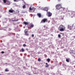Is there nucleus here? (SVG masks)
Instances as JSON below:
<instances>
[{"mask_svg":"<svg viewBox=\"0 0 75 75\" xmlns=\"http://www.w3.org/2000/svg\"><path fill=\"white\" fill-rule=\"evenodd\" d=\"M46 65H47L45 66L46 68H48V67H49V65L48 64V63H46Z\"/></svg>","mask_w":75,"mask_h":75,"instance_id":"obj_13","label":"nucleus"},{"mask_svg":"<svg viewBox=\"0 0 75 75\" xmlns=\"http://www.w3.org/2000/svg\"><path fill=\"white\" fill-rule=\"evenodd\" d=\"M5 71L6 72H8V71H9V70H8V69H5Z\"/></svg>","mask_w":75,"mask_h":75,"instance_id":"obj_19","label":"nucleus"},{"mask_svg":"<svg viewBox=\"0 0 75 75\" xmlns=\"http://www.w3.org/2000/svg\"><path fill=\"white\" fill-rule=\"evenodd\" d=\"M62 4H57L56 6V9L57 10H60L61 8H62Z\"/></svg>","mask_w":75,"mask_h":75,"instance_id":"obj_2","label":"nucleus"},{"mask_svg":"<svg viewBox=\"0 0 75 75\" xmlns=\"http://www.w3.org/2000/svg\"><path fill=\"white\" fill-rule=\"evenodd\" d=\"M4 3H6V0H3Z\"/></svg>","mask_w":75,"mask_h":75,"instance_id":"obj_21","label":"nucleus"},{"mask_svg":"<svg viewBox=\"0 0 75 75\" xmlns=\"http://www.w3.org/2000/svg\"><path fill=\"white\" fill-rule=\"evenodd\" d=\"M9 13H13V12H14V10H9Z\"/></svg>","mask_w":75,"mask_h":75,"instance_id":"obj_10","label":"nucleus"},{"mask_svg":"<svg viewBox=\"0 0 75 75\" xmlns=\"http://www.w3.org/2000/svg\"><path fill=\"white\" fill-rule=\"evenodd\" d=\"M37 15L40 18L41 17V15L40 13H37Z\"/></svg>","mask_w":75,"mask_h":75,"instance_id":"obj_12","label":"nucleus"},{"mask_svg":"<svg viewBox=\"0 0 75 75\" xmlns=\"http://www.w3.org/2000/svg\"><path fill=\"white\" fill-rule=\"evenodd\" d=\"M65 27L63 25H61L58 28V30L59 31H64L65 30Z\"/></svg>","mask_w":75,"mask_h":75,"instance_id":"obj_1","label":"nucleus"},{"mask_svg":"<svg viewBox=\"0 0 75 75\" xmlns=\"http://www.w3.org/2000/svg\"><path fill=\"white\" fill-rule=\"evenodd\" d=\"M1 54H4V51H2L1 52Z\"/></svg>","mask_w":75,"mask_h":75,"instance_id":"obj_25","label":"nucleus"},{"mask_svg":"<svg viewBox=\"0 0 75 75\" xmlns=\"http://www.w3.org/2000/svg\"><path fill=\"white\" fill-rule=\"evenodd\" d=\"M6 4H7L8 5H10V3H9V4L6 3Z\"/></svg>","mask_w":75,"mask_h":75,"instance_id":"obj_28","label":"nucleus"},{"mask_svg":"<svg viewBox=\"0 0 75 75\" xmlns=\"http://www.w3.org/2000/svg\"><path fill=\"white\" fill-rule=\"evenodd\" d=\"M38 61H39V62H40V61H41V59L40 58H39L38 59Z\"/></svg>","mask_w":75,"mask_h":75,"instance_id":"obj_18","label":"nucleus"},{"mask_svg":"<svg viewBox=\"0 0 75 75\" xmlns=\"http://www.w3.org/2000/svg\"><path fill=\"white\" fill-rule=\"evenodd\" d=\"M44 56L45 58H47V55L46 54H44Z\"/></svg>","mask_w":75,"mask_h":75,"instance_id":"obj_24","label":"nucleus"},{"mask_svg":"<svg viewBox=\"0 0 75 75\" xmlns=\"http://www.w3.org/2000/svg\"><path fill=\"white\" fill-rule=\"evenodd\" d=\"M58 37H59V38H61V35H60V34H59L58 35Z\"/></svg>","mask_w":75,"mask_h":75,"instance_id":"obj_22","label":"nucleus"},{"mask_svg":"<svg viewBox=\"0 0 75 75\" xmlns=\"http://www.w3.org/2000/svg\"><path fill=\"white\" fill-rule=\"evenodd\" d=\"M66 61L67 62H69V59H66Z\"/></svg>","mask_w":75,"mask_h":75,"instance_id":"obj_15","label":"nucleus"},{"mask_svg":"<svg viewBox=\"0 0 75 75\" xmlns=\"http://www.w3.org/2000/svg\"><path fill=\"white\" fill-rule=\"evenodd\" d=\"M43 10L44 11H48V7H46L44 8L43 9Z\"/></svg>","mask_w":75,"mask_h":75,"instance_id":"obj_9","label":"nucleus"},{"mask_svg":"<svg viewBox=\"0 0 75 75\" xmlns=\"http://www.w3.org/2000/svg\"><path fill=\"white\" fill-rule=\"evenodd\" d=\"M21 51H22V52H24V49H23V48H22L21 49Z\"/></svg>","mask_w":75,"mask_h":75,"instance_id":"obj_20","label":"nucleus"},{"mask_svg":"<svg viewBox=\"0 0 75 75\" xmlns=\"http://www.w3.org/2000/svg\"><path fill=\"white\" fill-rule=\"evenodd\" d=\"M23 8H26V6H25V5H24L23 6Z\"/></svg>","mask_w":75,"mask_h":75,"instance_id":"obj_17","label":"nucleus"},{"mask_svg":"<svg viewBox=\"0 0 75 75\" xmlns=\"http://www.w3.org/2000/svg\"><path fill=\"white\" fill-rule=\"evenodd\" d=\"M0 17H1L0 16Z\"/></svg>","mask_w":75,"mask_h":75,"instance_id":"obj_34","label":"nucleus"},{"mask_svg":"<svg viewBox=\"0 0 75 75\" xmlns=\"http://www.w3.org/2000/svg\"><path fill=\"white\" fill-rule=\"evenodd\" d=\"M23 47H26V45L25 44H24L23 45Z\"/></svg>","mask_w":75,"mask_h":75,"instance_id":"obj_23","label":"nucleus"},{"mask_svg":"<svg viewBox=\"0 0 75 75\" xmlns=\"http://www.w3.org/2000/svg\"><path fill=\"white\" fill-rule=\"evenodd\" d=\"M34 37V34L32 35V37Z\"/></svg>","mask_w":75,"mask_h":75,"instance_id":"obj_27","label":"nucleus"},{"mask_svg":"<svg viewBox=\"0 0 75 75\" xmlns=\"http://www.w3.org/2000/svg\"><path fill=\"white\" fill-rule=\"evenodd\" d=\"M65 8H63V10L64 11L65 10Z\"/></svg>","mask_w":75,"mask_h":75,"instance_id":"obj_26","label":"nucleus"},{"mask_svg":"<svg viewBox=\"0 0 75 75\" xmlns=\"http://www.w3.org/2000/svg\"><path fill=\"white\" fill-rule=\"evenodd\" d=\"M48 23H50V21H49V22H48Z\"/></svg>","mask_w":75,"mask_h":75,"instance_id":"obj_31","label":"nucleus"},{"mask_svg":"<svg viewBox=\"0 0 75 75\" xmlns=\"http://www.w3.org/2000/svg\"><path fill=\"white\" fill-rule=\"evenodd\" d=\"M47 13L48 14V17H51L52 16V13L50 12H47Z\"/></svg>","mask_w":75,"mask_h":75,"instance_id":"obj_8","label":"nucleus"},{"mask_svg":"<svg viewBox=\"0 0 75 75\" xmlns=\"http://www.w3.org/2000/svg\"><path fill=\"white\" fill-rule=\"evenodd\" d=\"M35 11V8H32L31 7L29 8V11L30 12H34Z\"/></svg>","mask_w":75,"mask_h":75,"instance_id":"obj_4","label":"nucleus"},{"mask_svg":"<svg viewBox=\"0 0 75 75\" xmlns=\"http://www.w3.org/2000/svg\"><path fill=\"white\" fill-rule=\"evenodd\" d=\"M58 1H61V0H58Z\"/></svg>","mask_w":75,"mask_h":75,"instance_id":"obj_29","label":"nucleus"},{"mask_svg":"<svg viewBox=\"0 0 75 75\" xmlns=\"http://www.w3.org/2000/svg\"><path fill=\"white\" fill-rule=\"evenodd\" d=\"M50 58H48L47 59V61L48 62H50Z\"/></svg>","mask_w":75,"mask_h":75,"instance_id":"obj_14","label":"nucleus"},{"mask_svg":"<svg viewBox=\"0 0 75 75\" xmlns=\"http://www.w3.org/2000/svg\"><path fill=\"white\" fill-rule=\"evenodd\" d=\"M13 1L15 2H18V1H20V0H13Z\"/></svg>","mask_w":75,"mask_h":75,"instance_id":"obj_16","label":"nucleus"},{"mask_svg":"<svg viewBox=\"0 0 75 75\" xmlns=\"http://www.w3.org/2000/svg\"><path fill=\"white\" fill-rule=\"evenodd\" d=\"M23 23L24 24H25V25H28V23L26 22H24Z\"/></svg>","mask_w":75,"mask_h":75,"instance_id":"obj_11","label":"nucleus"},{"mask_svg":"<svg viewBox=\"0 0 75 75\" xmlns=\"http://www.w3.org/2000/svg\"><path fill=\"white\" fill-rule=\"evenodd\" d=\"M28 29H25V30L24 33H25V35L27 36L29 35V34L28 33Z\"/></svg>","mask_w":75,"mask_h":75,"instance_id":"obj_5","label":"nucleus"},{"mask_svg":"<svg viewBox=\"0 0 75 75\" xmlns=\"http://www.w3.org/2000/svg\"><path fill=\"white\" fill-rule=\"evenodd\" d=\"M11 9H12V8H11Z\"/></svg>","mask_w":75,"mask_h":75,"instance_id":"obj_32","label":"nucleus"},{"mask_svg":"<svg viewBox=\"0 0 75 75\" xmlns=\"http://www.w3.org/2000/svg\"><path fill=\"white\" fill-rule=\"evenodd\" d=\"M18 20H17V21H18Z\"/></svg>","mask_w":75,"mask_h":75,"instance_id":"obj_33","label":"nucleus"},{"mask_svg":"<svg viewBox=\"0 0 75 75\" xmlns=\"http://www.w3.org/2000/svg\"><path fill=\"white\" fill-rule=\"evenodd\" d=\"M16 21L15 20H13V21Z\"/></svg>","mask_w":75,"mask_h":75,"instance_id":"obj_30","label":"nucleus"},{"mask_svg":"<svg viewBox=\"0 0 75 75\" xmlns=\"http://www.w3.org/2000/svg\"><path fill=\"white\" fill-rule=\"evenodd\" d=\"M47 21L48 19L47 18H44L42 20L40 23H46V22H47Z\"/></svg>","mask_w":75,"mask_h":75,"instance_id":"obj_3","label":"nucleus"},{"mask_svg":"<svg viewBox=\"0 0 75 75\" xmlns=\"http://www.w3.org/2000/svg\"><path fill=\"white\" fill-rule=\"evenodd\" d=\"M68 27L69 29L70 30H72V28L73 27V25H68Z\"/></svg>","mask_w":75,"mask_h":75,"instance_id":"obj_7","label":"nucleus"},{"mask_svg":"<svg viewBox=\"0 0 75 75\" xmlns=\"http://www.w3.org/2000/svg\"><path fill=\"white\" fill-rule=\"evenodd\" d=\"M34 25L33 24V23H30L28 25V28H29V29L30 28H31L30 29H31V28H33L34 27Z\"/></svg>","mask_w":75,"mask_h":75,"instance_id":"obj_6","label":"nucleus"}]
</instances>
